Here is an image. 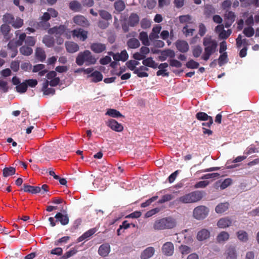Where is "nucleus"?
<instances>
[{
  "label": "nucleus",
  "instance_id": "f257e3e1",
  "mask_svg": "<svg viewBox=\"0 0 259 259\" xmlns=\"http://www.w3.org/2000/svg\"><path fill=\"white\" fill-rule=\"evenodd\" d=\"M203 45L204 47V53L201 56V59L207 61L211 55L214 54L217 50V41L212 39L211 36H206L203 38Z\"/></svg>",
  "mask_w": 259,
  "mask_h": 259
},
{
  "label": "nucleus",
  "instance_id": "f03ea898",
  "mask_svg": "<svg viewBox=\"0 0 259 259\" xmlns=\"http://www.w3.org/2000/svg\"><path fill=\"white\" fill-rule=\"evenodd\" d=\"M97 59L89 50L79 53L76 58V63L79 66L82 65L84 63L87 65L95 64Z\"/></svg>",
  "mask_w": 259,
  "mask_h": 259
},
{
  "label": "nucleus",
  "instance_id": "7ed1b4c3",
  "mask_svg": "<svg viewBox=\"0 0 259 259\" xmlns=\"http://www.w3.org/2000/svg\"><path fill=\"white\" fill-rule=\"evenodd\" d=\"M204 196V192L195 191L186 194L179 198V201L183 203H193L201 200Z\"/></svg>",
  "mask_w": 259,
  "mask_h": 259
},
{
  "label": "nucleus",
  "instance_id": "20e7f679",
  "mask_svg": "<svg viewBox=\"0 0 259 259\" xmlns=\"http://www.w3.org/2000/svg\"><path fill=\"white\" fill-rule=\"evenodd\" d=\"M176 226V222L171 218H165L155 222L153 228L155 230H161L173 228Z\"/></svg>",
  "mask_w": 259,
  "mask_h": 259
},
{
  "label": "nucleus",
  "instance_id": "39448f33",
  "mask_svg": "<svg viewBox=\"0 0 259 259\" xmlns=\"http://www.w3.org/2000/svg\"><path fill=\"white\" fill-rule=\"evenodd\" d=\"M209 213V209L204 205H200L195 207L193 212V217L197 220L204 219Z\"/></svg>",
  "mask_w": 259,
  "mask_h": 259
},
{
  "label": "nucleus",
  "instance_id": "423d86ee",
  "mask_svg": "<svg viewBox=\"0 0 259 259\" xmlns=\"http://www.w3.org/2000/svg\"><path fill=\"white\" fill-rule=\"evenodd\" d=\"M49 33L55 34L56 35H64L67 38H70L71 34L69 33L70 31H67L64 25H61L59 27H54L49 30Z\"/></svg>",
  "mask_w": 259,
  "mask_h": 259
},
{
  "label": "nucleus",
  "instance_id": "0eeeda50",
  "mask_svg": "<svg viewBox=\"0 0 259 259\" xmlns=\"http://www.w3.org/2000/svg\"><path fill=\"white\" fill-rule=\"evenodd\" d=\"M236 16L235 13L229 10H227L224 14L225 27H230L235 20Z\"/></svg>",
  "mask_w": 259,
  "mask_h": 259
},
{
  "label": "nucleus",
  "instance_id": "6e6552de",
  "mask_svg": "<svg viewBox=\"0 0 259 259\" xmlns=\"http://www.w3.org/2000/svg\"><path fill=\"white\" fill-rule=\"evenodd\" d=\"M72 21L76 25L82 27H88L90 25V23L88 19L84 16L81 15L75 16L73 18Z\"/></svg>",
  "mask_w": 259,
  "mask_h": 259
},
{
  "label": "nucleus",
  "instance_id": "1a4fd4ad",
  "mask_svg": "<svg viewBox=\"0 0 259 259\" xmlns=\"http://www.w3.org/2000/svg\"><path fill=\"white\" fill-rule=\"evenodd\" d=\"M73 37H76L82 41H84L87 38L88 31L81 28L74 29L69 32Z\"/></svg>",
  "mask_w": 259,
  "mask_h": 259
},
{
  "label": "nucleus",
  "instance_id": "9d476101",
  "mask_svg": "<svg viewBox=\"0 0 259 259\" xmlns=\"http://www.w3.org/2000/svg\"><path fill=\"white\" fill-rule=\"evenodd\" d=\"M162 252L165 255L171 256L174 253V246L172 242H166L162 245L161 248Z\"/></svg>",
  "mask_w": 259,
  "mask_h": 259
},
{
  "label": "nucleus",
  "instance_id": "9b49d317",
  "mask_svg": "<svg viewBox=\"0 0 259 259\" xmlns=\"http://www.w3.org/2000/svg\"><path fill=\"white\" fill-rule=\"evenodd\" d=\"M58 16V12L54 9L50 8L48 9L47 12L45 13L41 16V19L42 21L47 22L50 19L51 17L55 18Z\"/></svg>",
  "mask_w": 259,
  "mask_h": 259
},
{
  "label": "nucleus",
  "instance_id": "f8f14e48",
  "mask_svg": "<svg viewBox=\"0 0 259 259\" xmlns=\"http://www.w3.org/2000/svg\"><path fill=\"white\" fill-rule=\"evenodd\" d=\"M106 124L107 126L110 127L112 130L115 131L116 132H121L123 130L122 125L118 123L114 119H109L108 121L106 122Z\"/></svg>",
  "mask_w": 259,
  "mask_h": 259
},
{
  "label": "nucleus",
  "instance_id": "ddd939ff",
  "mask_svg": "<svg viewBox=\"0 0 259 259\" xmlns=\"http://www.w3.org/2000/svg\"><path fill=\"white\" fill-rule=\"evenodd\" d=\"M176 47L182 53H186L189 49L188 42L183 40H178L176 42Z\"/></svg>",
  "mask_w": 259,
  "mask_h": 259
},
{
  "label": "nucleus",
  "instance_id": "4468645a",
  "mask_svg": "<svg viewBox=\"0 0 259 259\" xmlns=\"http://www.w3.org/2000/svg\"><path fill=\"white\" fill-rule=\"evenodd\" d=\"M215 12V9L212 5L207 4L204 6L203 15L206 18H210Z\"/></svg>",
  "mask_w": 259,
  "mask_h": 259
},
{
  "label": "nucleus",
  "instance_id": "2eb2a0df",
  "mask_svg": "<svg viewBox=\"0 0 259 259\" xmlns=\"http://www.w3.org/2000/svg\"><path fill=\"white\" fill-rule=\"evenodd\" d=\"M90 48L94 53H101L106 50V47L105 44L96 42L91 44Z\"/></svg>",
  "mask_w": 259,
  "mask_h": 259
},
{
  "label": "nucleus",
  "instance_id": "dca6fc26",
  "mask_svg": "<svg viewBox=\"0 0 259 259\" xmlns=\"http://www.w3.org/2000/svg\"><path fill=\"white\" fill-rule=\"evenodd\" d=\"M155 252V249L153 247L146 248L141 254V259H149L152 257Z\"/></svg>",
  "mask_w": 259,
  "mask_h": 259
},
{
  "label": "nucleus",
  "instance_id": "f3484780",
  "mask_svg": "<svg viewBox=\"0 0 259 259\" xmlns=\"http://www.w3.org/2000/svg\"><path fill=\"white\" fill-rule=\"evenodd\" d=\"M65 47L68 52L73 53L79 50L78 45L73 41H67L65 43Z\"/></svg>",
  "mask_w": 259,
  "mask_h": 259
},
{
  "label": "nucleus",
  "instance_id": "a211bd4d",
  "mask_svg": "<svg viewBox=\"0 0 259 259\" xmlns=\"http://www.w3.org/2000/svg\"><path fill=\"white\" fill-rule=\"evenodd\" d=\"M110 251V246L109 244L105 243L101 245L98 249L99 254L102 256L108 255Z\"/></svg>",
  "mask_w": 259,
  "mask_h": 259
},
{
  "label": "nucleus",
  "instance_id": "6ab92c4d",
  "mask_svg": "<svg viewBox=\"0 0 259 259\" xmlns=\"http://www.w3.org/2000/svg\"><path fill=\"white\" fill-rule=\"evenodd\" d=\"M226 259H237V253L233 246H229L226 251Z\"/></svg>",
  "mask_w": 259,
  "mask_h": 259
},
{
  "label": "nucleus",
  "instance_id": "aec40b11",
  "mask_svg": "<svg viewBox=\"0 0 259 259\" xmlns=\"http://www.w3.org/2000/svg\"><path fill=\"white\" fill-rule=\"evenodd\" d=\"M232 221L228 218L220 219L217 223L218 226L220 228H225L231 225Z\"/></svg>",
  "mask_w": 259,
  "mask_h": 259
},
{
  "label": "nucleus",
  "instance_id": "412c9836",
  "mask_svg": "<svg viewBox=\"0 0 259 259\" xmlns=\"http://www.w3.org/2000/svg\"><path fill=\"white\" fill-rule=\"evenodd\" d=\"M209 236V231L206 229H203L198 232L197 238L199 241H203L208 238Z\"/></svg>",
  "mask_w": 259,
  "mask_h": 259
},
{
  "label": "nucleus",
  "instance_id": "4be33fe9",
  "mask_svg": "<svg viewBox=\"0 0 259 259\" xmlns=\"http://www.w3.org/2000/svg\"><path fill=\"white\" fill-rule=\"evenodd\" d=\"M97 231V229L96 228H92L85 233H84L81 236H80L78 239V242H81L85 239H88L92 235H93L95 232Z\"/></svg>",
  "mask_w": 259,
  "mask_h": 259
},
{
  "label": "nucleus",
  "instance_id": "5701e85b",
  "mask_svg": "<svg viewBox=\"0 0 259 259\" xmlns=\"http://www.w3.org/2000/svg\"><path fill=\"white\" fill-rule=\"evenodd\" d=\"M113 59L115 61H125L128 58V54L126 51L124 50L121 51L120 54H113Z\"/></svg>",
  "mask_w": 259,
  "mask_h": 259
},
{
  "label": "nucleus",
  "instance_id": "b1692460",
  "mask_svg": "<svg viewBox=\"0 0 259 259\" xmlns=\"http://www.w3.org/2000/svg\"><path fill=\"white\" fill-rule=\"evenodd\" d=\"M88 77H91L92 81L93 82H97L102 80L103 75L99 71H95L93 72L90 75H88Z\"/></svg>",
  "mask_w": 259,
  "mask_h": 259
},
{
  "label": "nucleus",
  "instance_id": "393cba45",
  "mask_svg": "<svg viewBox=\"0 0 259 259\" xmlns=\"http://www.w3.org/2000/svg\"><path fill=\"white\" fill-rule=\"evenodd\" d=\"M143 64L146 66L152 68H156L157 67V63H156L151 57H148L144 59L142 61Z\"/></svg>",
  "mask_w": 259,
  "mask_h": 259
},
{
  "label": "nucleus",
  "instance_id": "a878e982",
  "mask_svg": "<svg viewBox=\"0 0 259 259\" xmlns=\"http://www.w3.org/2000/svg\"><path fill=\"white\" fill-rule=\"evenodd\" d=\"M55 218L57 219L62 225H66L69 222V219L67 215H64L60 212L57 213Z\"/></svg>",
  "mask_w": 259,
  "mask_h": 259
},
{
  "label": "nucleus",
  "instance_id": "bb28decb",
  "mask_svg": "<svg viewBox=\"0 0 259 259\" xmlns=\"http://www.w3.org/2000/svg\"><path fill=\"white\" fill-rule=\"evenodd\" d=\"M229 205V204L228 202L220 203L216 206L215 211L218 213H223L228 209Z\"/></svg>",
  "mask_w": 259,
  "mask_h": 259
},
{
  "label": "nucleus",
  "instance_id": "cd10ccee",
  "mask_svg": "<svg viewBox=\"0 0 259 259\" xmlns=\"http://www.w3.org/2000/svg\"><path fill=\"white\" fill-rule=\"evenodd\" d=\"M23 189L25 192H30L33 194L41 192L40 187H34L30 185H24Z\"/></svg>",
  "mask_w": 259,
  "mask_h": 259
},
{
  "label": "nucleus",
  "instance_id": "c85d7f7f",
  "mask_svg": "<svg viewBox=\"0 0 259 259\" xmlns=\"http://www.w3.org/2000/svg\"><path fill=\"white\" fill-rule=\"evenodd\" d=\"M131 71H133L134 73L137 74L139 77H148V74L144 71H140L137 67H134L132 64V61H131Z\"/></svg>",
  "mask_w": 259,
  "mask_h": 259
},
{
  "label": "nucleus",
  "instance_id": "c756f323",
  "mask_svg": "<svg viewBox=\"0 0 259 259\" xmlns=\"http://www.w3.org/2000/svg\"><path fill=\"white\" fill-rule=\"evenodd\" d=\"M229 234L225 231H222L218 234L217 240L219 243H222L228 240Z\"/></svg>",
  "mask_w": 259,
  "mask_h": 259
},
{
  "label": "nucleus",
  "instance_id": "7c9ffc66",
  "mask_svg": "<svg viewBox=\"0 0 259 259\" xmlns=\"http://www.w3.org/2000/svg\"><path fill=\"white\" fill-rule=\"evenodd\" d=\"M139 38L144 46H149L150 42L149 41L148 36L147 32L144 31L141 32L140 33Z\"/></svg>",
  "mask_w": 259,
  "mask_h": 259
},
{
  "label": "nucleus",
  "instance_id": "2f4dec72",
  "mask_svg": "<svg viewBox=\"0 0 259 259\" xmlns=\"http://www.w3.org/2000/svg\"><path fill=\"white\" fill-rule=\"evenodd\" d=\"M17 46L16 44H14V42L12 41H11L8 45V48L11 50V57L12 58L15 57L17 54Z\"/></svg>",
  "mask_w": 259,
  "mask_h": 259
},
{
  "label": "nucleus",
  "instance_id": "473e14b6",
  "mask_svg": "<svg viewBox=\"0 0 259 259\" xmlns=\"http://www.w3.org/2000/svg\"><path fill=\"white\" fill-rule=\"evenodd\" d=\"M238 239L242 242H246L248 239L247 233L243 230H239L237 232Z\"/></svg>",
  "mask_w": 259,
  "mask_h": 259
},
{
  "label": "nucleus",
  "instance_id": "72a5a7b5",
  "mask_svg": "<svg viewBox=\"0 0 259 259\" xmlns=\"http://www.w3.org/2000/svg\"><path fill=\"white\" fill-rule=\"evenodd\" d=\"M69 8L75 12H79L81 8V4L76 1H73L69 3Z\"/></svg>",
  "mask_w": 259,
  "mask_h": 259
},
{
  "label": "nucleus",
  "instance_id": "f704fd0d",
  "mask_svg": "<svg viewBox=\"0 0 259 259\" xmlns=\"http://www.w3.org/2000/svg\"><path fill=\"white\" fill-rule=\"evenodd\" d=\"M35 55L37 59L40 61H43L46 59V54L45 51L41 48H38L35 51Z\"/></svg>",
  "mask_w": 259,
  "mask_h": 259
},
{
  "label": "nucleus",
  "instance_id": "c9c22d12",
  "mask_svg": "<svg viewBox=\"0 0 259 259\" xmlns=\"http://www.w3.org/2000/svg\"><path fill=\"white\" fill-rule=\"evenodd\" d=\"M32 49L30 47L24 46L20 49V53L25 56H29L32 53Z\"/></svg>",
  "mask_w": 259,
  "mask_h": 259
},
{
  "label": "nucleus",
  "instance_id": "e433bc0d",
  "mask_svg": "<svg viewBox=\"0 0 259 259\" xmlns=\"http://www.w3.org/2000/svg\"><path fill=\"white\" fill-rule=\"evenodd\" d=\"M106 114L114 118H117L122 116V115L118 111L113 109H108Z\"/></svg>",
  "mask_w": 259,
  "mask_h": 259
},
{
  "label": "nucleus",
  "instance_id": "4c0bfd02",
  "mask_svg": "<svg viewBox=\"0 0 259 259\" xmlns=\"http://www.w3.org/2000/svg\"><path fill=\"white\" fill-rule=\"evenodd\" d=\"M228 62V55L227 52H224L221 54L219 59L218 63L220 66H222Z\"/></svg>",
  "mask_w": 259,
  "mask_h": 259
},
{
  "label": "nucleus",
  "instance_id": "58836bf2",
  "mask_svg": "<svg viewBox=\"0 0 259 259\" xmlns=\"http://www.w3.org/2000/svg\"><path fill=\"white\" fill-rule=\"evenodd\" d=\"M196 118L201 121H206L209 119L211 116H208L206 113L203 112H198L196 114Z\"/></svg>",
  "mask_w": 259,
  "mask_h": 259
},
{
  "label": "nucleus",
  "instance_id": "ea45409f",
  "mask_svg": "<svg viewBox=\"0 0 259 259\" xmlns=\"http://www.w3.org/2000/svg\"><path fill=\"white\" fill-rule=\"evenodd\" d=\"M27 84L25 81L22 83H20L16 87V91L20 93H24L27 90Z\"/></svg>",
  "mask_w": 259,
  "mask_h": 259
},
{
  "label": "nucleus",
  "instance_id": "a19ab883",
  "mask_svg": "<svg viewBox=\"0 0 259 259\" xmlns=\"http://www.w3.org/2000/svg\"><path fill=\"white\" fill-rule=\"evenodd\" d=\"M243 34L248 37L252 36L254 34V30L251 26L245 27L243 30Z\"/></svg>",
  "mask_w": 259,
  "mask_h": 259
},
{
  "label": "nucleus",
  "instance_id": "79ce46f5",
  "mask_svg": "<svg viewBox=\"0 0 259 259\" xmlns=\"http://www.w3.org/2000/svg\"><path fill=\"white\" fill-rule=\"evenodd\" d=\"M15 173V168L13 167H6L3 170V175L7 177L14 175Z\"/></svg>",
  "mask_w": 259,
  "mask_h": 259
},
{
  "label": "nucleus",
  "instance_id": "37998d69",
  "mask_svg": "<svg viewBox=\"0 0 259 259\" xmlns=\"http://www.w3.org/2000/svg\"><path fill=\"white\" fill-rule=\"evenodd\" d=\"M139 22V17L137 14H131V26H135Z\"/></svg>",
  "mask_w": 259,
  "mask_h": 259
},
{
  "label": "nucleus",
  "instance_id": "c03bdc74",
  "mask_svg": "<svg viewBox=\"0 0 259 259\" xmlns=\"http://www.w3.org/2000/svg\"><path fill=\"white\" fill-rule=\"evenodd\" d=\"M43 42L48 47H51L54 46V40L53 38L50 36H45L43 39Z\"/></svg>",
  "mask_w": 259,
  "mask_h": 259
},
{
  "label": "nucleus",
  "instance_id": "a18cd8bd",
  "mask_svg": "<svg viewBox=\"0 0 259 259\" xmlns=\"http://www.w3.org/2000/svg\"><path fill=\"white\" fill-rule=\"evenodd\" d=\"M174 198V196L171 194H165L162 196L161 198L158 201V203L162 204L166 202L170 201Z\"/></svg>",
  "mask_w": 259,
  "mask_h": 259
},
{
  "label": "nucleus",
  "instance_id": "49530a36",
  "mask_svg": "<svg viewBox=\"0 0 259 259\" xmlns=\"http://www.w3.org/2000/svg\"><path fill=\"white\" fill-rule=\"evenodd\" d=\"M99 13L101 17L107 21L112 19L111 15L105 10H101Z\"/></svg>",
  "mask_w": 259,
  "mask_h": 259
},
{
  "label": "nucleus",
  "instance_id": "de8ad7c7",
  "mask_svg": "<svg viewBox=\"0 0 259 259\" xmlns=\"http://www.w3.org/2000/svg\"><path fill=\"white\" fill-rule=\"evenodd\" d=\"M1 30L2 33L5 35L6 39L8 40L10 37H7V35L10 31V27L9 25L6 24H3L1 27Z\"/></svg>",
  "mask_w": 259,
  "mask_h": 259
},
{
  "label": "nucleus",
  "instance_id": "09e8293b",
  "mask_svg": "<svg viewBox=\"0 0 259 259\" xmlns=\"http://www.w3.org/2000/svg\"><path fill=\"white\" fill-rule=\"evenodd\" d=\"M77 252V250L75 248H72L68 251H67L62 256L60 259H67L69 257L73 256Z\"/></svg>",
  "mask_w": 259,
  "mask_h": 259
},
{
  "label": "nucleus",
  "instance_id": "8fccbe9b",
  "mask_svg": "<svg viewBox=\"0 0 259 259\" xmlns=\"http://www.w3.org/2000/svg\"><path fill=\"white\" fill-rule=\"evenodd\" d=\"M202 52V49L199 45L195 46L192 50L193 55L196 58L199 57Z\"/></svg>",
  "mask_w": 259,
  "mask_h": 259
},
{
  "label": "nucleus",
  "instance_id": "3c124183",
  "mask_svg": "<svg viewBox=\"0 0 259 259\" xmlns=\"http://www.w3.org/2000/svg\"><path fill=\"white\" fill-rule=\"evenodd\" d=\"M114 7L116 11L120 12L123 10L125 8V5L123 2L121 1H118L115 3Z\"/></svg>",
  "mask_w": 259,
  "mask_h": 259
},
{
  "label": "nucleus",
  "instance_id": "603ef678",
  "mask_svg": "<svg viewBox=\"0 0 259 259\" xmlns=\"http://www.w3.org/2000/svg\"><path fill=\"white\" fill-rule=\"evenodd\" d=\"M141 26L143 29H147L150 27L151 23V21L147 18H143L141 21Z\"/></svg>",
  "mask_w": 259,
  "mask_h": 259
},
{
  "label": "nucleus",
  "instance_id": "864d4df0",
  "mask_svg": "<svg viewBox=\"0 0 259 259\" xmlns=\"http://www.w3.org/2000/svg\"><path fill=\"white\" fill-rule=\"evenodd\" d=\"M199 66V63L193 60H190L186 63V66L188 68L196 69L198 68Z\"/></svg>",
  "mask_w": 259,
  "mask_h": 259
},
{
  "label": "nucleus",
  "instance_id": "5fc2aeb1",
  "mask_svg": "<svg viewBox=\"0 0 259 259\" xmlns=\"http://www.w3.org/2000/svg\"><path fill=\"white\" fill-rule=\"evenodd\" d=\"M3 21L5 23L12 24L14 22V18L10 14H6L3 17Z\"/></svg>",
  "mask_w": 259,
  "mask_h": 259
},
{
  "label": "nucleus",
  "instance_id": "6e6d98bb",
  "mask_svg": "<svg viewBox=\"0 0 259 259\" xmlns=\"http://www.w3.org/2000/svg\"><path fill=\"white\" fill-rule=\"evenodd\" d=\"M195 30L194 29H189L188 25H186L183 27L182 31L185 35L187 37L189 36H192Z\"/></svg>",
  "mask_w": 259,
  "mask_h": 259
},
{
  "label": "nucleus",
  "instance_id": "4d7b16f0",
  "mask_svg": "<svg viewBox=\"0 0 259 259\" xmlns=\"http://www.w3.org/2000/svg\"><path fill=\"white\" fill-rule=\"evenodd\" d=\"M23 24V20L20 18H16V20H14L12 25L15 28H20Z\"/></svg>",
  "mask_w": 259,
  "mask_h": 259
},
{
  "label": "nucleus",
  "instance_id": "13d9d810",
  "mask_svg": "<svg viewBox=\"0 0 259 259\" xmlns=\"http://www.w3.org/2000/svg\"><path fill=\"white\" fill-rule=\"evenodd\" d=\"M70 237L69 236H64L60 238L58 240H56L54 242V244L56 246H58L62 243H66L69 240Z\"/></svg>",
  "mask_w": 259,
  "mask_h": 259
},
{
  "label": "nucleus",
  "instance_id": "bf43d9fd",
  "mask_svg": "<svg viewBox=\"0 0 259 259\" xmlns=\"http://www.w3.org/2000/svg\"><path fill=\"white\" fill-rule=\"evenodd\" d=\"M179 249L181 252L183 254H188L191 251V248L187 245H182L181 246H180Z\"/></svg>",
  "mask_w": 259,
  "mask_h": 259
},
{
  "label": "nucleus",
  "instance_id": "052dcab7",
  "mask_svg": "<svg viewBox=\"0 0 259 259\" xmlns=\"http://www.w3.org/2000/svg\"><path fill=\"white\" fill-rule=\"evenodd\" d=\"M156 4V0H147L145 7H147L149 10H152L155 7Z\"/></svg>",
  "mask_w": 259,
  "mask_h": 259
},
{
  "label": "nucleus",
  "instance_id": "680f3d73",
  "mask_svg": "<svg viewBox=\"0 0 259 259\" xmlns=\"http://www.w3.org/2000/svg\"><path fill=\"white\" fill-rule=\"evenodd\" d=\"M157 198H158L157 196H153L151 198L146 200L145 202L142 203L141 204V206L142 207H146L149 206L152 202L155 201Z\"/></svg>",
  "mask_w": 259,
  "mask_h": 259
},
{
  "label": "nucleus",
  "instance_id": "e2e57ef3",
  "mask_svg": "<svg viewBox=\"0 0 259 259\" xmlns=\"http://www.w3.org/2000/svg\"><path fill=\"white\" fill-rule=\"evenodd\" d=\"M232 3L230 0H225L222 3L221 8L224 10H229L231 6Z\"/></svg>",
  "mask_w": 259,
  "mask_h": 259
},
{
  "label": "nucleus",
  "instance_id": "0e129e2a",
  "mask_svg": "<svg viewBox=\"0 0 259 259\" xmlns=\"http://www.w3.org/2000/svg\"><path fill=\"white\" fill-rule=\"evenodd\" d=\"M258 151L257 150V149L254 147H252V146H250V147H248L246 148V149L244 151V154H246V156L248 155H250L252 153H256V152H257Z\"/></svg>",
  "mask_w": 259,
  "mask_h": 259
},
{
  "label": "nucleus",
  "instance_id": "69168bd1",
  "mask_svg": "<svg viewBox=\"0 0 259 259\" xmlns=\"http://www.w3.org/2000/svg\"><path fill=\"white\" fill-rule=\"evenodd\" d=\"M232 183V180L230 178L226 179L224 180V181L222 183L220 187L221 189H225L229 186H230Z\"/></svg>",
  "mask_w": 259,
  "mask_h": 259
},
{
  "label": "nucleus",
  "instance_id": "338daca9",
  "mask_svg": "<svg viewBox=\"0 0 259 259\" xmlns=\"http://www.w3.org/2000/svg\"><path fill=\"white\" fill-rule=\"evenodd\" d=\"M36 40L34 37L32 36H28L25 40V43L29 47L34 46L35 44Z\"/></svg>",
  "mask_w": 259,
  "mask_h": 259
},
{
  "label": "nucleus",
  "instance_id": "774afa93",
  "mask_svg": "<svg viewBox=\"0 0 259 259\" xmlns=\"http://www.w3.org/2000/svg\"><path fill=\"white\" fill-rule=\"evenodd\" d=\"M231 33V29H228L227 31L224 30L221 34H219V37L222 39H226L229 37Z\"/></svg>",
  "mask_w": 259,
  "mask_h": 259
}]
</instances>
